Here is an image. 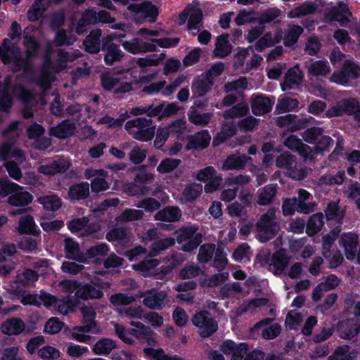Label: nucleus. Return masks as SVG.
<instances>
[{"instance_id":"obj_1","label":"nucleus","mask_w":360,"mask_h":360,"mask_svg":"<svg viewBox=\"0 0 360 360\" xmlns=\"http://www.w3.org/2000/svg\"><path fill=\"white\" fill-rule=\"evenodd\" d=\"M8 39H5L3 47H0V56L3 63L8 65L13 71L22 69L27 71L29 67L28 60L34 56L38 50V45L31 37H25V46L26 47V58H22L18 48L7 45Z\"/></svg>"},{"instance_id":"obj_2","label":"nucleus","mask_w":360,"mask_h":360,"mask_svg":"<svg viewBox=\"0 0 360 360\" xmlns=\"http://www.w3.org/2000/svg\"><path fill=\"white\" fill-rule=\"evenodd\" d=\"M78 57L75 53H69L64 52L63 50H59L57 53L53 51L52 46L47 49L46 55V62L44 65L40 77L37 82L43 89H47L49 87L50 83L53 80V77L49 72L51 65V59L56 58V63L53 65V69L56 72H59L66 67V63L68 61H72Z\"/></svg>"},{"instance_id":"obj_3","label":"nucleus","mask_w":360,"mask_h":360,"mask_svg":"<svg viewBox=\"0 0 360 360\" xmlns=\"http://www.w3.org/2000/svg\"><path fill=\"white\" fill-rule=\"evenodd\" d=\"M248 112V106L245 103H239L224 113L225 122L223 124L220 133L213 140V145L217 146L226 139L232 136L236 130V126L229 120L245 115Z\"/></svg>"},{"instance_id":"obj_4","label":"nucleus","mask_w":360,"mask_h":360,"mask_svg":"<svg viewBox=\"0 0 360 360\" xmlns=\"http://www.w3.org/2000/svg\"><path fill=\"white\" fill-rule=\"evenodd\" d=\"M0 193L4 195H9L8 202L14 206H24L32 200L30 193L23 191L22 187L7 179L0 180Z\"/></svg>"},{"instance_id":"obj_5","label":"nucleus","mask_w":360,"mask_h":360,"mask_svg":"<svg viewBox=\"0 0 360 360\" xmlns=\"http://www.w3.org/2000/svg\"><path fill=\"white\" fill-rule=\"evenodd\" d=\"M280 227L276 220L275 210L270 209L263 214L257 223V238L265 242L272 238L279 231Z\"/></svg>"},{"instance_id":"obj_6","label":"nucleus","mask_w":360,"mask_h":360,"mask_svg":"<svg viewBox=\"0 0 360 360\" xmlns=\"http://www.w3.org/2000/svg\"><path fill=\"white\" fill-rule=\"evenodd\" d=\"M125 128L134 139L141 141L151 140L155 134L151 120L141 117L128 121Z\"/></svg>"},{"instance_id":"obj_7","label":"nucleus","mask_w":360,"mask_h":360,"mask_svg":"<svg viewBox=\"0 0 360 360\" xmlns=\"http://www.w3.org/2000/svg\"><path fill=\"white\" fill-rule=\"evenodd\" d=\"M188 16V29L190 32L198 30L202 25V11L199 7V1L197 0L188 5L184 12L179 14L177 22L179 25L185 23Z\"/></svg>"},{"instance_id":"obj_8","label":"nucleus","mask_w":360,"mask_h":360,"mask_svg":"<svg viewBox=\"0 0 360 360\" xmlns=\"http://www.w3.org/2000/svg\"><path fill=\"white\" fill-rule=\"evenodd\" d=\"M112 324L115 328L117 335L125 343L131 345L134 342L130 335H133L138 339H146L149 335V329L145 327L140 322H131V324L134 328L131 329V332H127L124 328L118 323L112 321Z\"/></svg>"},{"instance_id":"obj_9","label":"nucleus","mask_w":360,"mask_h":360,"mask_svg":"<svg viewBox=\"0 0 360 360\" xmlns=\"http://www.w3.org/2000/svg\"><path fill=\"white\" fill-rule=\"evenodd\" d=\"M193 324L198 328L199 335L207 338L217 331L218 326L210 313L199 311L192 318Z\"/></svg>"},{"instance_id":"obj_10","label":"nucleus","mask_w":360,"mask_h":360,"mask_svg":"<svg viewBox=\"0 0 360 360\" xmlns=\"http://www.w3.org/2000/svg\"><path fill=\"white\" fill-rule=\"evenodd\" d=\"M360 68L351 60H347L342 70L334 72L330 80L335 83L347 85L352 80L355 79L359 75Z\"/></svg>"},{"instance_id":"obj_11","label":"nucleus","mask_w":360,"mask_h":360,"mask_svg":"<svg viewBox=\"0 0 360 360\" xmlns=\"http://www.w3.org/2000/svg\"><path fill=\"white\" fill-rule=\"evenodd\" d=\"M177 242L183 244L184 251L190 252L201 243V235L196 233L194 227L181 229L177 232Z\"/></svg>"},{"instance_id":"obj_12","label":"nucleus","mask_w":360,"mask_h":360,"mask_svg":"<svg viewBox=\"0 0 360 360\" xmlns=\"http://www.w3.org/2000/svg\"><path fill=\"white\" fill-rule=\"evenodd\" d=\"M196 179L202 182H207L205 186L206 193L215 191L222 181L221 176L217 175L216 171L212 167H207L198 171L196 174Z\"/></svg>"},{"instance_id":"obj_13","label":"nucleus","mask_w":360,"mask_h":360,"mask_svg":"<svg viewBox=\"0 0 360 360\" xmlns=\"http://www.w3.org/2000/svg\"><path fill=\"white\" fill-rule=\"evenodd\" d=\"M68 228L72 233L84 237L97 232L100 229V225L98 223L89 224L88 219L83 217L70 221L68 224Z\"/></svg>"},{"instance_id":"obj_14","label":"nucleus","mask_w":360,"mask_h":360,"mask_svg":"<svg viewBox=\"0 0 360 360\" xmlns=\"http://www.w3.org/2000/svg\"><path fill=\"white\" fill-rule=\"evenodd\" d=\"M108 288L109 283H108L83 285L76 292V296L84 300L98 299L103 296L102 290Z\"/></svg>"},{"instance_id":"obj_15","label":"nucleus","mask_w":360,"mask_h":360,"mask_svg":"<svg viewBox=\"0 0 360 360\" xmlns=\"http://www.w3.org/2000/svg\"><path fill=\"white\" fill-rule=\"evenodd\" d=\"M340 245L344 249L345 255L348 260H354L356 257L358 236L353 233H347L341 236Z\"/></svg>"},{"instance_id":"obj_16","label":"nucleus","mask_w":360,"mask_h":360,"mask_svg":"<svg viewBox=\"0 0 360 360\" xmlns=\"http://www.w3.org/2000/svg\"><path fill=\"white\" fill-rule=\"evenodd\" d=\"M276 165L281 168H285L288 171L287 173L292 179H302L306 176V171L300 169L295 171L293 169L295 167V162L293 157L288 154L284 153L279 156L276 160Z\"/></svg>"},{"instance_id":"obj_17","label":"nucleus","mask_w":360,"mask_h":360,"mask_svg":"<svg viewBox=\"0 0 360 360\" xmlns=\"http://www.w3.org/2000/svg\"><path fill=\"white\" fill-rule=\"evenodd\" d=\"M141 296L144 297L143 304L151 309H160L168 302L167 293L165 291H148Z\"/></svg>"},{"instance_id":"obj_18","label":"nucleus","mask_w":360,"mask_h":360,"mask_svg":"<svg viewBox=\"0 0 360 360\" xmlns=\"http://www.w3.org/2000/svg\"><path fill=\"white\" fill-rule=\"evenodd\" d=\"M107 176L108 173L103 169H88L85 174V176L87 179L94 177L91 184V189L94 192L105 191L109 188V184L105 181Z\"/></svg>"},{"instance_id":"obj_19","label":"nucleus","mask_w":360,"mask_h":360,"mask_svg":"<svg viewBox=\"0 0 360 360\" xmlns=\"http://www.w3.org/2000/svg\"><path fill=\"white\" fill-rule=\"evenodd\" d=\"M128 9L141 17L148 18L150 22H154L158 15V8L148 2L130 4Z\"/></svg>"},{"instance_id":"obj_20","label":"nucleus","mask_w":360,"mask_h":360,"mask_svg":"<svg viewBox=\"0 0 360 360\" xmlns=\"http://www.w3.org/2000/svg\"><path fill=\"white\" fill-rule=\"evenodd\" d=\"M351 16V13L349 11L348 6L343 3L340 2L337 7L332 8L328 13L326 15L327 20H335L344 24L349 21Z\"/></svg>"},{"instance_id":"obj_21","label":"nucleus","mask_w":360,"mask_h":360,"mask_svg":"<svg viewBox=\"0 0 360 360\" xmlns=\"http://www.w3.org/2000/svg\"><path fill=\"white\" fill-rule=\"evenodd\" d=\"M70 167V162L63 158H58L49 165H41L39 172L46 175H53L65 172Z\"/></svg>"},{"instance_id":"obj_22","label":"nucleus","mask_w":360,"mask_h":360,"mask_svg":"<svg viewBox=\"0 0 360 360\" xmlns=\"http://www.w3.org/2000/svg\"><path fill=\"white\" fill-rule=\"evenodd\" d=\"M284 143L286 147L292 150L297 151L304 159L311 160L314 158V153H312V150L306 144H304L296 136L290 135Z\"/></svg>"},{"instance_id":"obj_23","label":"nucleus","mask_w":360,"mask_h":360,"mask_svg":"<svg viewBox=\"0 0 360 360\" xmlns=\"http://www.w3.org/2000/svg\"><path fill=\"white\" fill-rule=\"evenodd\" d=\"M303 74L297 65L289 69L285 76L284 82L281 84L283 91L295 88L302 81Z\"/></svg>"},{"instance_id":"obj_24","label":"nucleus","mask_w":360,"mask_h":360,"mask_svg":"<svg viewBox=\"0 0 360 360\" xmlns=\"http://www.w3.org/2000/svg\"><path fill=\"white\" fill-rule=\"evenodd\" d=\"M101 82L104 89L112 90L115 93L128 92L132 89V86L129 83H122L110 75H103L101 77Z\"/></svg>"},{"instance_id":"obj_25","label":"nucleus","mask_w":360,"mask_h":360,"mask_svg":"<svg viewBox=\"0 0 360 360\" xmlns=\"http://www.w3.org/2000/svg\"><path fill=\"white\" fill-rule=\"evenodd\" d=\"M221 349L226 354H232V360H240L247 350V345H236L233 341L227 340L221 344Z\"/></svg>"},{"instance_id":"obj_26","label":"nucleus","mask_w":360,"mask_h":360,"mask_svg":"<svg viewBox=\"0 0 360 360\" xmlns=\"http://www.w3.org/2000/svg\"><path fill=\"white\" fill-rule=\"evenodd\" d=\"M211 140L208 131L203 130L193 136H188V143L186 146L187 150L191 149H202L206 148Z\"/></svg>"},{"instance_id":"obj_27","label":"nucleus","mask_w":360,"mask_h":360,"mask_svg":"<svg viewBox=\"0 0 360 360\" xmlns=\"http://www.w3.org/2000/svg\"><path fill=\"white\" fill-rule=\"evenodd\" d=\"M180 108L176 103H162L158 105H151L148 110L149 116H159L160 117H169L178 112Z\"/></svg>"},{"instance_id":"obj_28","label":"nucleus","mask_w":360,"mask_h":360,"mask_svg":"<svg viewBox=\"0 0 360 360\" xmlns=\"http://www.w3.org/2000/svg\"><path fill=\"white\" fill-rule=\"evenodd\" d=\"M123 48L132 54H138L155 50V46L151 44L141 41L137 38L130 41H125L122 44Z\"/></svg>"},{"instance_id":"obj_29","label":"nucleus","mask_w":360,"mask_h":360,"mask_svg":"<svg viewBox=\"0 0 360 360\" xmlns=\"http://www.w3.org/2000/svg\"><path fill=\"white\" fill-rule=\"evenodd\" d=\"M213 81L207 75H202L196 77L192 85V92L198 97L206 94L211 89Z\"/></svg>"},{"instance_id":"obj_30","label":"nucleus","mask_w":360,"mask_h":360,"mask_svg":"<svg viewBox=\"0 0 360 360\" xmlns=\"http://www.w3.org/2000/svg\"><path fill=\"white\" fill-rule=\"evenodd\" d=\"M271 319H265L257 324H255L254 329H258L266 326L262 330V335L266 340H271L276 338L281 333V328L279 324L274 323L269 326H267L270 323Z\"/></svg>"},{"instance_id":"obj_31","label":"nucleus","mask_w":360,"mask_h":360,"mask_svg":"<svg viewBox=\"0 0 360 360\" xmlns=\"http://www.w3.org/2000/svg\"><path fill=\"white\" fill-rule=\"evenodd\" d=\"M25 328L24 322L18 318H12L5 321L1 326L3 333L13 335L21 333Z\"/></svg>"},{"instance_id":"obj_32","label":"nucleus","mask_w":360,"mask_h":360,"mask_svg":"<svg viewBox=\"0 0 360 360\" xmlns=\"http://www.w3.org/2000/svg\"><path fill=\"white\" fill-rule=\"evenodd\" d=\"M96 22H98L97 13L93 10H89L82 14L77 25L74 24V27L76 32L80 34L86 30L88 25Z\"/></svg>"},{"instance_id":"obj_33","label":"nucleus","mask_w":360,"mask_h":360,"mask_svg":"<svg viewBox=\"0 0 360 360\" xmlns=\"http://www.w3.org/2000/svg\"><path fill=\"white\" fill-rule=\"evenodd\" d=\"M65 251L68 258L74 259L83 263L86 262L84 256L80 254L79 244L70 238H66L65 240Z\"/></svg>"},{"instance_id":"obj_34","label":"nucleus","mask_w":360,"mask_h":360,"mask_svg":"<svg viewBox=\"0 0 360 360\" xmlns=\"http://www.w3.org/2000/svg\"><path fill=\"white\" fill-rule=\"evenodd\" d=\"M281 39V32L280 31L274 33L267 32L257 41L255 44V48L257 51H262L264 49L280 42Z\"/></svg>"},{"instance_id":"obj_35","label":"nucleus","mask_w":360,"mask_h":360,"mask_svg":"<svg viewBox=\"0 0 360 360\" xmlns=\"http://www.w3.org/2000/svg\"><path fill=\"white\" fill-rule=\"evenodd\" d=\"M117 347L116 342L110 338H101L92 347L96 355H108Z\"/></svg>"},{"instance_id":"obj_36","label":"nucleus","mask_w":360,"mask_h":360,"mask_svg":"<svg viewBox=\"0 0 360 360\" xmlns=\"http://www.w3.org/2000/svg\"><path fill=\"white\" fill-rule=\"evenodd\" d=\"M202 191V186L200 184H190L184 188L180 200L182 202H189L196 200Z\"/></svg>"},{"instance_id":"obj_37","label":"nucleus","mask_w":360,"mask_h":360,"mask_svg":"<svg viewBox=\"0 0 360 360\" xmlns=\"http://www.w3.org/2000/svg\"><path fill=\"white\" fill-rule=\"evenodd\" d=\"M10 84L11 79L6 77L4 86L1 89L0 108L1 110L6 111L11 106L12 99L8 93H13L14 89Z\"/></svg>"},{"instance_id":"obj_38","label":"nucleus","mask_w":360,"mask_h":360,"mask_svg":"<svg viewBox=\"0 0 360 360\" xmlns=\"http://www.w3.org/2000/svg\"><path fill=\"white\" fill-rule=\"evenodd\" d=\"M311 197L309 192L305 190L300 189L298 193V198H296L297 201V211L302 214H308L314 210L315 206L314 203H307V200Z\"/></svg>"},{"instance_id":"obj_39","label":"nucleus","mask_w":360,"mask_h":360,"mask_svg":"<svg viewBox=\"0 0 360 360\" xmlns=\"http://www.w3.org/2000/svg\"><path fill=\"white\" fill-rule=\"evenodd\" d=\"M270 101L265 97L256 96L252 101V110L256 115H263L271 109Z\"/></svg>"},{"instance_id":"obj_40","label":"nucleus","mask_w":360,"mask_h":360,"mask_svg":"<svg viewBox=\"0 0 360 360\" xmlns=\"http://www.w3.org/2000/svg\"><path fill=\"white\" fill-rule=\"evenodd\" d=\"M250 160V158L245 155H233L227 158L223 164L222 168L225 170L241 169Z\"/></svg>"},{"instance_id":"obj_41","label":"nucleus","mask_w":360,"mask_h":360,"mask_svg":"<svg viewBox=\"0 0 360 360\" xmlns=\"http://www.w3.org/2000/svg\"><path fill=\"white\" fill-rule=\"evenodd\" d=\"M101 30H96L92 31L90 34L84 41L85 49L89 53H97L100 50V37Z\"/></svg>"},{"instance_id":"obj_42","label":"nucleus","mask_w":360,"mask_h":360,"mask_svg":"<svg viewBox=\"0 0 360 360\" xmlns=\"http://www.w3.org/2000/svg\"><path fill=\"white\" fill-rule=\"evenodd\" d=\"M181 216V210L176 207H167L155 214V219L159 221H174Z\"/></svg>"},{"instance_id":"obj_43","label":"nucleus","mask_w":360,"mask_h":360,"mask_svg":"<svg viewBox=\"0 0 360 360\" xmlns=\"http://www.w3.org/2000/svg\"><path fill=\"white\" fill-rule=\"evenodd\" d=\"M231 51V46L228 40L227 35H220L217 38L214 55L219 58L228 56Z\"/></svg>"},{"instance_id":"obj_44","label":"nucleus","mask_w":360,"mask_h":360,"mask_svg":"<svg viewBox=\"0 0 360 360\" xmlns=\"http://www.w3.org/2000/svg\"><path fill=\"white\" fill-rule=\"evenodd\" d=\"M181 163V160L172 158H166L160 161L157 167V172L160 174H165L174 172Z\"/></svg>"},{"instance_id":"obj_45","label":"nucleus","mask_w":360,"mask_h":360,"mask_svg":"<svg viewBox=\"0 0 360 360\" xmlns=\"http://www.w3.org/2000/svg\"><path fill=\"white\" fill-rule=\"evenodd\" d=\"M0 157L4 160L13 158L20 162L25 160L22 152L15 148L13 145L8 143H5L0 147Z\"/></svg>"},{"instance_id":"obj_46","label":"nucleus","mask_w":360,"mask_h":360,"mask_svg":"<svg viewBox=\"0 0 360 360\" xmlns=\"http://www.w3.org/2000/svg\"><path fill=\"white\" fill-rule=\"evenodd\" d=\"M158 262L156 259H150L133 266L134 270L139 271L143 276H148L156 274V266Z\"/></svg>"},{"instance_id":"obj_47","label":"nucleus","mask_w":360,"mask_h":360,"mask_svg":"<svg viewBox=\"0 0 360 360\" xmlns=\"http://www.w3.org/2000/svg\"><path fill=\"white\" fill-rule=\"evenodd\" d=\"M49 4V0H37L28 11L29 19L32 21L38 20Z\"/></svg>"},{"instance_id":"obj_48","label":"nucleus","mask_w":360,"mask_h":360,"mask_svg":"<svg viewBox=\"0 0 360 360\" xmlns=\"http://www.w3.org/2000/svg\"><path fill=\"white\" fill-rule=\"evenodd\" d=\"M340 336L343 339H352L360 332V325L349 321L342 323L340 326Z\"/></svg>"},{"instance_id":"obj_49","label":"nucleus","mask_w":360,"mask_h":360,"mask_svg":"<svg viewBox=\"0 0 360 360\" xmlns=\"http://www.w3.org/2000/svg\"><path fill=\"white\" fill-rule=\"evenodd\" d=\"M18 230L20 233L37 234L36 224L32 216L22 217L19 220Z\"/></svg>"},{"instance_id":"obj_50","label":"nucleus","mask_w":360,"mask_h":360,"mask_svg":"<svg viewBox=\"0 0 360 360\" xmlns=\"http://www.w3.org/2000/svg\"><path fill=\"white\" fill-rule=\"evenodd\" d=\"M316 10V6L311 2H305L304 4L297 6L290 11L288 13L290 18H300L306 15L311 14Z\"/></svg>"},{"instance_id":"obj_51","label":"nucleus","mask_w":360,"mask_h":360,"mask_svg":"<svg viewBox=\"0 0 360 360\" xmlns=\"http://www.w3.org/2000/svg\"><path fill=\"white\" fill-rule=\"evenodd\" d=\"M75 126L69 122H63L51 129V134L59 139H65L71 136L75 131Z\"/></svg>"},{"instance_id":"obj_52","label":"nucleus","mask_w":360,"mask_h":360,"mask_svg":"<svg viewBox=\"0 0 360 360\" xmlns=\"http://www.w3.org/2000/svg\"><path fill=\"white\" fill-rule=\"evenodd\" d=\"M89 193V184L81 183L70 188L68 196L72 200H80L86 198Z\"/></svg>"},{"instance_id":"obj_53","label":"nucleus","mask_w":360,"mask_h":360,"mask_svg":"<svg viewBox=\"0 0 360 360\" xmlns=\"http://www.w3.org/2000/svg\"><path fill=\"white\" fill-rule=\"evenodd\" d=\"M323 225V216L321 213L312 215L307 224V233L312 236L319 232Z\"/></svg>"},{"instance_id":"obj_54","label":"nucleus","mask_w":360,"mask_h":360,"mask_svg":"<svg viewBox=\"0 0 360 360\" xmlns=\"http://www.w3.org/2000/svg\"><path fill=\"white\" fill-rule=\"evenodd\" d=\"M83 316V323L85 326H91L94 329V333H100V329L97 328L96 321V312L91 307L84 306L80 308Z\"/></svg>"},{"instance_id":"obj_55","label":"nucleus","mask_w":360,"mask_h":360,"mask_svg":"<svg viewBox=\"0 0 360 360\" xmlns=\"http://www.w3.org/2000/svg\"><path fill=\"white\" fill-rule=\"evenodd\" d=\"M356 353L349 352V347L343 345L335 349L333 355L328 360H356Z\"/></svg>"},{"instance_id":"obj_56","label":"nucleus","mask_w":360,"mask_h":360,"mask_svg":"<svg viewBox=\"0 0 360 360\" xmlns=\"http://www.w3.org/2000/svg\"><path fill=\"white\" fill-rule=\"evenodd\" d=\"M94 329L91 326H77L75 327L71 333L72 338L78 342L86 343L89 341L91 337L89 335H85L84 333L93 332Z\"/></svg>"},{"instance_id":"obj_57","label":"nucleus","mask_w":360,"mask_h":360,"mask_svg":"<svg viewBox=\"0 0 360 360\" xmlns=\"http://www.w3.org/2000/svg\"><path fill=\"white\" fill-rule=\"evenodd\" d=\"M38 200L45 210L50 211H56L62 205L60 199L55 195L42 196Z\"/></svg>"},{"instance_id":"obj_58","label":"nucleus","mask_w":360,"mask_h":360,"mask_svg":"<svg viewBox=\"0 0 360 360\" xmlns=\"http://www.w3.org/2000/svg\"><path fill=\"white\" fill-rule=\"evenodd\" d=\"M303 28L299 25L290 26L286 31L284 37V44L285 46H291L294 45L300 35L302 33Z\"/></svg>"},{"instance_id":"obj_59","label":"nucleus","mask_w":360,"mask_h":360,"mask_svg":"<svg viewBox=\"0 0 360 360\" xmlns=\"http://www.w3.org/2000/svg\"><path fill=\"white\" fill-rule=\"evenodd\" d=\"M164 127L168 129L169 136H175L177 139H181L186 130V122L183 120H177Z\"/></svg>"},{"instance_id":"obj_60","label":"nucleus","mask_w":360,"mask_h":360,"mask_svg":"<svg viewBox=\"0 0 360 360\" xmlns=\"http://www.w3.org/2000/svg\"><path fill=\"white\" fill-rule=\"evenodd\" d=\"M345 215V210L338 206V202L328 204L326 210V216L328 220H341Z\"/></svg>"},{"instance_id":"obj_61","label":"nucleus","mask_w":360,"mask_h":360,"mask_svg":"<svg viewBox=\"0 0 360 360\" xmlns=\"http://www.w3.org/2000/svg\"><path fill=\"white\" fill-rule=\"evenodd\" d=\"M124 56L117 45L110 44L107 49V53L105 56V61L108 65H112L114 62L120 60Z\"/></svg>"},{"instance_id":"obj_62","label":"nucleus","mask_w":360,"mask_h":360,"mask_svg":"<svg viewBox=\"0 0 360 360\" xmlns=\"http://www.w3.org/2000/svg\"><path fill=\"white\" fill-rule=\"evenodd\" d=\"M330 71L326 61H316L308 68V72L314 76L325 75Z\"/></svg>"},{"instance_id":"obj_63","label":"nucleus","mask_w":360,"mask_h":360,"mask_svg":"<svg viewBox=\"0 0 360 360\" xmlns=\"http://www.w3.org/2000/svg\"><path fill=\"white\" fill-rule=\"evenodd\" d=\"M64 326V323L58 318H50L44 326V332L47 334L54 335L58 333Z\"/></svg>"},{"instance_id":"obj_64","label":"nucleus","mask_w":360,"mask_h":360,"mask_svg":"<svg viewBox=\"0 0 360 360\" xmlns=\"http://www.w3.org/2000/svg\"><path fill=\"white\" fill-rule=\"evenodd\" d=\"M38 356L44 360H54L58 359L60 355V351L50 345H46L38 350Z\"/></svg>"}]
</instances>
